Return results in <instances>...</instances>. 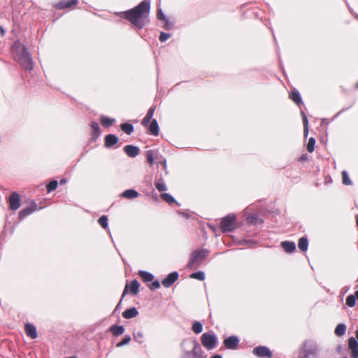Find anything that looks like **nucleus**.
Listing matches in <instances>:
<instances>
[{
  "mask_svg": "<svg viewBox=\"0 0 358 358\" xmlns=\"http://www.w3.org/2000/svg\"><path fill=\"white\" fill-rule=\"evenodd\" d=\"M346 331V326L344 324H339L335 329V334L338 336H341L345 334Z\"/></svg>",
  "mask_w": 358,
  "mask_h": 358,
  "instance_id": "obj_30",
  "label": "nucleus"
},
{
  "mask_svg": "<svg viewBox=\"0 0 358 358\" xmlns=\"http://www.w3.org/2000/svg\"><path fill=\"white\" fill-rule=\"evenodd\" d=\"M9 208L12 210H17L20 206V197L17 192H13L8 199Z\"/></svg>",
  "mask_w": 358,
  "mask_h": 358,
  "instance_id": "obj_9",
  "label": "nucleus"
},
{
  "mask_svg": "<svg viewBox=\"0 0 358 358\" xmlns=\"http://www.w3.org/2000/svg\"><path fill=\"white\" fill-rule=\"evenodd\" d=\"M131 341V337L129 336H126L122 341H120V343H118L117 344V347L119 348V347H121L122 345H127Z\"/></svg>",
  "mask_w": 358,
  "mask_h": 358,
  "instance_id": "obj_40",
  "label": "nucleus"
},
{
  "mask_svg": "<svg viewBox=\"0 0 358 358\" xmlns=\"http://www.w3.org/2000/svg\"><path fill=\"white\" fill-rule=\"evenodd\" d=\"M14 58L24 69H32L33 62L31 57L24 45L20 43H15Z\"/></svg>",
  "mask_w": 358,
  "mask_h": 358,
  "instance_id": "obj_2",
  "label": "nucleus"
},
{
  "mask_svg": "<svg viewBox=\"0 0 358 358\" xmlns=\"http://www.w3.org/2000/svg\"><path fill=\"white\" fill-rule=\"evenodd\" d=\"M155 109L156 106H152L149 108L146 115L145 116L142 121V125L145 127H147L149 132L151 134L157 136L159 135V131L158 123L155 119L152 120L150 122V120L152 118L154 113L155 111Z\"/></svg>",
  "mask_w": 358,
  "mask_h": 358,
  "instance_id": "obj_3",
  "label": "nucleus"
},
{
  "mask_svg": "<svg viewBox=\"0 0 358 358\" xmlns=\"http://www.w3.org/2000/svg\"><path fill=\"white\" fill-rule=\"evenodd\" d=\"M178 273L177 272H172L169 273L162 281V284L165 287H170L178 280Z\"/></svg>",
  "mask_w": 358,
  "mask_h": 358,
  "instance_id": "obj_12",
  "label": "nucleus"
},
{
  "mask_svg": "<svg viewBox=\"0 0 358 358\" xmlns=\"http://www.w3.org/2000/svg\"><path fill=\"white\" fill-rule=\"evenodd\" d=\"M348 348L350 350V357L358 358V343L354 337H350L348 339Z\"/></svg>",
  "mask_w": 358,
  "mask_h": 358,
  "instance_id": "obj_11",
  "label": "nucleus"
},
{
  "mask_svg": "<svg viewBox=\"0 0 358 358\" xmlns=\"http://www.w3.org/2000/svg\"><path fill=\"white\" fill-rule=\"evenodd\" d=\"M120 128L127 135H130L134 131V127L129 123L121 124Z\"/></svg>",
  "mask_w": 358,
  "mask_h": 358,
  "instance_id": "obj_29",
  "label": "nucleus"
},
{
  "mask_svg": "<svg viewBox=\"0 0 358 358\" xmlns=\"http://www.w3.org/2000/svg\"><path fill=\"white\" fill-rule=\"evenodd\" d=\"M355 87H356L357 88H358V82L357 83V84H356Z\"/></svg>",
  "mask_w": 358,
  "mask_h": 358,
  "instance_id": "obj_54",
  "label": "nucleus"
},
{
  "mask_svg": "<svg viewBox=\"0 0 358 358\" xmlns=\"http://www.w3.org/2000/svg\"><path fill=\"white\" fill-rule=\"evenodd\" d=\"M160 197L162 200L165 201L169 204H171L175 202L174 198L168 193H162L160 195Z\"/></svg>",
  "mask_w": 358,
  "mask_h": 358,
  "instance_id": "obj_34",
  "label": "nucleus"
},
{
  "mask_svg": "<svg viewBox=\"0 0 358 358\" xmlns=\"http://www.w3.org/2000/svg\"><path fill=\"white\" fill-rule=\"evenodd\" d=\"M192 329L195 334H200L203 331V324L200 322H194L192 324Z\"/></svg>",
  "mask_w": 358,
  "mask_h": 358,
  "instance_id": "obj_32",
  "label": "nucleus"
},
{
  "mask_svg": "<svg viewBox=\"0 0 358 358\" xmlns=\"http://www.w3.org/2000/svg\"><path fill=\"white\" fill-rule=\"evenodd\" d=\"M155 152L153 150H148L145 153L147 162L149 163L150 166L154 164L155 160Z\"/></svg>",
  "mask_w": 358,
  "mask_h": 358,
  "instance_id": "obj_31",
  "label": "nucleus"
},
{
  "mask_svg": "<svg viewBox=\"0 0 358 358\" xmlns=\"http://www.w3.org/2000/svg\"><path fill=\"white\" fill-rule=\"evenodd\" d=\"M160 287V284L157 280L152 282L151 284L148 285V287L152 289H157Z\"/></svg>",
  "mask_w": 358,
  "mask_h": 358,
  "instance_id": "obj_42",
  "label": "nucleus"
},
{
  "mask_svg": "<svg viewBox=\"0 0 358 358\" xmlns=\"http://www.w3.org/2000/svg\"><path fill=\"white\" fill-rule=\"evenodd\" d=\"M138 315V311L135 307L127 309L122 313V317L125 319H131L136 317Z\"/></svg>",
  "mask_w": 358,
  "mask_h": 358,
  "instance_id": "obj_19",
  "label": "nucleus"
},
{
  "mask_svg": "<svg viewBox=\"0 0 358 358\" xmlns=\"http://www.w3.org/2000/svg\"><path fill=\"white\" fill-rule=\"evenodd\" d=\"M24 330L27 336L30 337L32 339L37 338L36 329L34 325L31 324H26L24 327Z\"/></svg>",
  "mask_w": 358,
  "mask_h": 358,
  "instance_id": "obj_17",
  "label": "nucleus"
},
{
  "mask_svg": "<svg viewBox=\"0 0 358 358\" xmlns=\"http://www.w3.org/2000/svg\"><path fill=\"white\" fill-rule=\"evenodd\" d=\"M90 127L92 129V138L96 139L98 136L100 135V127L97 122H92L90 124Z\"/></svg>",
  "mask_w": 358,
  "mask_h": 358,
  "instance_id": "obj_25",
  "label": "nucleus"
},
{
  "mask_svg": "<svg viewBox=\"0 0 358 358\" xmlns=\"http://www.w3.org/2000/svg\"><path fill=\"white\" fill-rule=\"evenodd\" d=\"M138 192L134 189H127L122 193V196L128 199H131L138 197Z\"/></svg>",
  "mask_w": 358,
  "mask_h": 358,
  "instance_id": "obj_21",
  "label": "nucleus"
},
{
  "mask_svg": "<svg viewBox=\"0 0 358 358\" xmlns=\"http://www.w3.org/2000/svg\"><path fill=\"white\" fill-rule=\"evenodd\" d=\"M170 37L171 34L164 32H161L159 39L161 42H164L166 40H168Z\"/></svg>",
  "mask_w": 358,
  "mask_h": 358,
  "instance_id": "obj_41",
  "label": "nucleus"
},
{
  "mask_svg": "<svg viewBox=\"0 0 358 358\" xmlns=\"http://www.w3.org/2000/svg\"><path fill=\"white\" fill-rule=\"evenodd\" d=\"M0 31H1V34H2V35H3V34H4V30H3V27H0Z\"/></svg>",
  "mask_w": 358,
  "mask_h": 358,
  "instance_id": "obj_49",
  "label": "nucleus"
},
{
  "mask_svg": "<svg viewBox=\"0 0 358 358\" xmlns=\"http://www.w3.org/2000/svg\"><path fill=\"white\" fill-rule=\"evenodd\" d=\"M124 151L130 157H135L139 154V148L132 145L124 146Z\"/></svg>",
  "mask_w": 358,
  "mask_h": 358,
  "instance_id": "obj_15",
  "label": "nucleus"
},
{
  "mask_svg": "<svg viewBox=\"0 0 358 358\" xmlns=\"http://www.w3.org/2000/svg\"><path fill=\"white\" fill-rule=\"evenodd\" d=\"M157 17L159 20H166V17L161 9H158L157 12Z\"/></svg>",
  "mask_w": 358,
  "mask_h": 358,
  "instance_id": "obj_43",
  "label": "nucleus"
},
{
  "mask_svg": "<svg viewBox=\"0 0 358 358\" xmlns=\"http://www.w3.org/2000/svg\"><path fill=\"white\" fill-rule=\"evenodd\" d=\"M237 227L236 217L234 215H229L223 217L220 222V229L223 232L234 231Z\"/></svg>",
  "mask_w": 358,
  "mask_h": 358,
  "instance_id": "obj_4",
  "label": "nucleus"
},
{
  "mask_svg": "<svg viewBox=\"0 0 358 358\" xmlns=\"http://www.w3.org/2000/svg\"><path fill=\"white\" fill-rule=\"evenodd\" d=\"M155 185L159 192H164L167 190V187L162 178L157 179L155 182Z\"/></svg>",
  "mask_w": 358,
  "mask_h": 358,
  "instance_id": "obj_23",
  "label": "nucleus"
},
{
  "mask_svg": "<svg viewBox=\"0 0 358 358\" xmlns=\"http://www.w3.org/2000/svg\"><path fill=\"white\" fill-rule=\"evenodd\" d=\"M308 157L306 154H303L300 158H299V160L301 161V162H303V161H306L308 160Z\"/></svg>",
  "mask_w": 358,
  "mask_h": 358,
  "instance_id": "obj_46",
  "label": "nucleus"
},
{
  "mask_svg": "<svg viewBox=\"0 0 358 358\" xmlns=\"http://www.w3.org/2000/svg\"><path fill=\"white\" fill-rule=\"evenodd\" d=\"M99 224L103 228L107 229L108 227V217L106 215H102L98 220Z\"/></svg>",
  "mask_w": 358,
  "mask_h": 358,
  "instance_id": "obj_37",
  "label": "nucleus"
},
{
  "mask_svg": "<svg viewBox=\"0 0 358 358\" xmlns=\"http://www.w3.org/2000/svg\"><path fill=\"white\" fill-rule=\"evenodd\" d=\"M210 358H222L221 355H214L212 357Z\"/></svg>",
  "mask_w": 358,
  "mask_h": 358,
  "instance_id": "obj_48",
  "label": "nucleus"
},
{
  "mask_svg": "<svg viewBox=\"0 0 358 358\" xmlns=\"http://www.w3.org/2000/svg\"><path fill=\"white\" fill-rule=\"evenodd\" d=\"M78 4V0H61L54 4V7L57 9L62 10L66 8H71Z\"/></svg>",
  "mask_w": 358,
  "mask_h": 358,
  "instance_id": "obj_10",
  "label": "nucleus"
},
{
  "mask_svg": "<svg viewBox=\"0 0 358 358\" xmlns=\"http://www.w3.org/2000/svg\"><path fill=\"white\" fill-rule=\"evenodd\" d=\"M315 139L313 137H310L306 145V150L308 152L312 153L315 150Z\"/></svg>",
  "mask_w": 358,
  "mask_h": 358,
  "instance_id": "obj_33",
  "label": "nucleus"
},
{
  "mask_svg": "<svg viewBox=\"0 0 358 358\" xmlns=\"http://www.w3.org/2000/svg\"><path fill=\"white\" fill-rule=\"evenodd\" d=\"M207 251L206 250H195L192 252L191 259L187 264V267L189 268H194L196 266H199L202 260L206 257Z\"/></svg>",
  "mask_w": 358,
  "mask_h": 358,
  "instance_id": "obj_5",
  "label": "nucleus"
},
{
  "mask_svg": "<svg viewBox=\"0 0 358 358\" xmlns=\"http://www.w3.org/2000/svg\"><path fill=\"white\" fill-rule=\"evenodd\" d=\"M66 182V179H62L60 180V184L62 185V184H64Z\"/></svg>",
  "mask_w": 358,
  "mask_h": 358,
  "instance_id": "obj_50",
  "label": "nucleus"
},
{
  "mask_svg": "<svg viewBox=\"0 0 358 358\" xmlns=\"http://www.w3.org/2000/svg\"><path fill=\"white\" fill-rule=\"evenodd\" d=\"M356 224H357V226L358 227V215H357V219H356Z\"/></svg>",
  "mask_w": 358,
  "mask_h": 358,
  "instance_id": "obj_53",
  "label": "nucleus"
},
{
  "mask_svg": "<svg viewBox=\"0 0 358 358\" xmlns=\"http://www.w3.org/2000/svg\"><path fill=\"white\" fill-rule=\"evenodd\" d=\"M302 115H303V128H304V127H308V118H307V117L306 116V115L304 114V113H302Z\"/></svg>",
  "mask_w": 358,
  "mask_h": 358,
  "instance_id": "obj_45",
  "label": "nucleus"
},
{
  "mask_svg": "<svg viewBox=\"0 0 358 358\" xmlns=\"http://www.w3.org/2000/svg\"><path fill=\"white\" fill-rule=\"evenodd\" d=\"M304 136L306 137L308 134V127L303 128Z\"/></svg>",
  "mask_w": 358,
  "mask_h": 358,
  "instance_id": "obj_47",
  "label": "nucleus"
},
{
  "mask_svg": "<svg viewBox=\"0 0 358 358\" xmlns=\"http://www.w3.org/2000/svg\"><path fill=\"white\" fill-rule=\"evenodd\" d=\"M308 239L306 237H301L299 238V243H298V247L300 250H301L303 252L306 251L308 249Z\"/></svg>",
  "mask_w": 358,
  "mask_h": 358,
  "instance_id": "obj_28",
  "label": "nucleus"
},
{
  "mask_svg": "<svg viewBox=\"0 0 358 358\" xmlns=\"http://www.w3.org/2000/svg\"><path fill=\"white\" fill-rule=\"evenodd\" d=\"M355 336H356V338L355 339L358 341V330H357L355 331Z\"/></svg>",
  "mask_w": 358,
  "mask_h": 358,
  "instance_id": "obj_52",
  "label": "nucleus"
},
{
  "mask_svg": "<svg viewBox=\"0 0 358 358\" xmlns=\"http://www.w3.org/2000/svg\"><path fill=\"white\" fill-rule=\"evenodd\" d=\"M115 119L110 118L103 115H102L100 118V122L101 125L104 127H109L112 126L115 123Z\"/></svg>",
  "mask_w": 358,
  "mask_h": 358,
  "instance_id": "obj_22",
  "label": "nucleus"
},
{
  "mask_svg": "<svg viewBox=\"0 0 358 358\" xmlns=\"http://www.w3.org/2000/svg\"><path fill=\"white\" fill-rule=\"evenodd\" d=\"M355 296L358 300V290L355 292Z\"/></svg>",
  "mask_w": 358,
  "mask_h": 358,
  "instance_id": "obj_51",
  "label": "nucleus"
},
{
  "mask_svg": "<svg viewBox=\"0 0 358 358\" xmlns=\"http://www.w3.org/2000/svg\"><path fill=\"white\" fill-rule=\"evenodd\" d=\"M150 8V2L144 0L137 6L125 12L120 13L119 15L128 20L138 29H142L149 22Z\"/></svg>",
  "mask_w": 358,
  "mask_h": 358,
  "instance_id": "obj_1",
  "label": "nucleus"
},
{
  "mask_svg": "<svg viewBox=\"0 0 358 358\" xmlns=\"http://www.w3.org/2000/svg\"><path fill=\"white\" fill-rule=\"evenodd\" d=\"M252 353L255 356L258 357H268L271 358L273 356L272 352L269 350L268 348L266 346L259 345L257 347H255L252 350Z\"/></svg>",
  "mask_w": 358,
  "mask_h": 358,
  "instance_id": "obj_8",
  "label": "nucleus"
},
{
  "mask_svg": "<svg viewBox=\"0 0 358 358\" xmlns=\"http://www.w3.org/2000/svg\"><path fill=\"white\" fill-rule=\"evenodd\" d=\"M281 246L287 253H292L296 250L295 243L292 241H282Z\"/></svg>",
  "mask_w": 358,
  "mask_h": 358,
  "instance_id": "obj_18",
  "label": "nucleus"
},
{
  "mask_svg": "<svg viewBox=\"0 0 358 358\" xmlns=\"http://www.w3.org/2000/svg\"><path fill=\"white\" fill-rule=\"evenodd\" d=\"M37 208V205L33 203L31 206L22 209L19 213V217L20 220L25 218L31 213L35 211Z\"/></svg>",
  "mask_w": 358,
  "mask_h": 358,
  "instance_id": "obj_14",
  "label": "nucleus"
},
{
  "mask_svg": "<svg viewBox=\"0 0 358 358\" xmlns=\"http://www.w3.org/2000/svg\"><path fill=\"white\" fill-rule=\"evenodd\" d=\"M118 142V138L114 134H108L104 138V145L106 148H111Z\"/></svg>",
  "mask_w": 358,
  "mask_h": 358,
  "instance_id": "obj_16",
  "label": "nucleus"
},
{
  "mask_svg": "<svg viewBox=\"0 0 358 358\" xmlns=\"http://www.w3.org/2000/svg\"><path fill=\"white\" fill-rule=\"evenodd\" d=\"M139 287L140 284L136 280H133L129 285L127 283L124 287L119 304H120L123 298L129 292H130V293L133 295H137L139 292Z\"/></svg>",
  "mask_w": 358,
  "mask_h": 358,
  "instance_id": "obj_7",
  "label": "nucleus"
},
{
  "mask_svg": "<svg viewBox=\"0 0 358 358\" xmlns=\"http://www.w3.org/2000/svg\"><path fill=\"white\" fill-rule=\"evenodd\" d=\"M355 302L356 298L354 295L350 294L346 298V304L349 307H353L355 305Z\"/></svg>",
  "mask_w": 358,
  "mask_h": 358,
  "instance_id": "obj_39",
  "label": "nucleus"
},
{
  "mask_svg": "<svg viewBox=\"0 0 358 358\" xmlns=\"http://www.w3.org/2000/svg\"><path fill=\"white\" fill-rule=\"evenodd\" d=\"M57 185L58 182L57 180H52L46 186L48 192H51L55 190L57 187Z\"/></svg>",
  "mask_w": 358,
  "mask_h": 358,
  "instance_id": "obj_38",
  "label": "nucleus"
},
{
  "mask_svg": "<svg viewBox=\"0 0 358 358\" xmlns=\"http://www.w3.org/2000/svg\"><path fill=\"white\" fill-rule=\"evenodd\" d=\"M191 278L196 279L199 280H203L205 279V274L202 271H197L190 275Z\"/></svg>",
  "mask_w": 358,
  "mask_h": 358,
  "instance_id": "obj_35",
  "label": "nucleus"
},
{
  "mask_svg": "<svg viewBox=\"0 0 358 358\" xmlns=\"http://www.w3.org/2000/svg\"><path fill=\"white\" fill-rule=\"evenodd\" d=\"M342 182L345 185H350L352 184L351 180H350L348 173L345 171H342Z\"/></svg>",
  "mask_w": 358,
  "mask_h": 358,
  "instance_id": "obj_36",
  "label": "nucleus"
},
{
  "mask_svg": "<svg viewBox=\"0 0 358 358\" xmlns=\"http://www.w3.org/2000/svg\"><path fill=\"white\" fill-rule=\"evenodd\" d=\"M138 275L145 282H152L154 279V276L152 273L145 271H140L138 272Z\"/></svg>",
  "mask_w": 358,
  "mask_h": 358,
  "instance_id": "obj_20",
  "label": "nucleus"
},
{
  "mask_svg": "<svg viewBox=\"0 0 358 358\" xmlns=\"http://www.w3.org/2000/svg\"><path fill=\"white\" fill-rule=\"evenodd\" d=\"M239 343L238 338L235 336H231L224 340V345L227 349L234 350L238 347Z\"/></svg>",
  "mask_w": 358,
  "mask_h": 358,
  "instance_id": "obj_13",
  "label": "nucleus"
},
{
  "mask_svg": "<svg viewBox=\"0 0 358 358\" xmlns=\"http://www.w3.org/2000/svg\"><path fill=\"white\" fill-rule=\"evenodd\" d=\"M201 350L198 344H196L194 348L187 353V356H192L194 358H201Z\"/></svg>",
  "mask_w": 358,
  "mask_h": 358,
  "instance_id": "obj_26",
  "label": "nucleus"
},
{
  "mask_svg": "<svg viewBox=\"0 0 358 358\" xmlns=\"http://www.w3.org/2000/svg\"><path fill=\"white\" fill-rule=\"evenodd\" d=\"M289 98L298 106L302 102L301 95L297 91H292L289 94Z\"/></svg>",
  "mask_w": 358,
  "mask_h": 358,
  "instance_id": "obj_27",
  "label": "nucleus"
},
{
  "mask_svg": "<svg viewBox=\"0 0 358 358\" xmlns=\"http://www.w3.org/2000/svg\"><path fill=\"white\" fill-rule=\"evenodd\" d=\"M164 21V28L166 30H169L172 28L173 24L171 22H170L167 19Z\"/></svg>",
  "mask_w": 358,
  "mask_h": 358,
  "instance_id": "obj_44",
  "label": "nucleus"
},
{
  "mask_svg": "<svg viewBox=\"0 0 358 358\" xmlns=\"http://www.w3.org/2000/svg\"><path fill=\"white\" fill-rule=\"evenodd\" d=\"M110 331L115 336L122 335L124 331L123 326L113 325L110 327Z\"/></svg>",
  "mask_w": 358,
  "mask_h": 358,
  "instance_id": "obj_24",
  "label": "nucleus"
},
{
  "mask_svg": "<svg viewBox=\"0 0 358 358\" xmlns=\"http://www.w3.org/2000/svg\"><path fill=\"white\" fill-rule=\"evenodd\" d=\"M201 341L205 348L212 350L216 346L217 338L213 334L204 333L201 336Z\"/></svg>",
  "mask_w": 358,
  "mask_h": 358,
  "instance_id": "obj_6",
  "label": "nucleus"
}]
</instances>
